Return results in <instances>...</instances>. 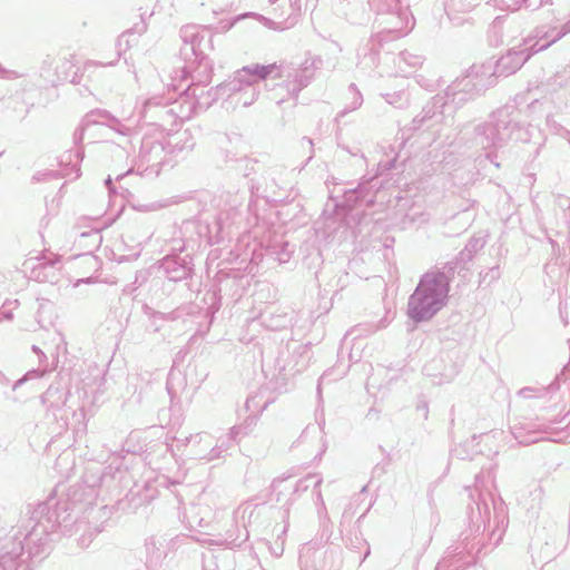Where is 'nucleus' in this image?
<instances>
[{
    "mask_svg": "<svg viewBox=\"0 0 570 570\" xmlns=\"http://www.w3.org/2000/svg\"><path fill=\"white\" fill-rule=\"evenodd\" d=\"M448 292V283L442 274H428L421 281L410 301V314L416 321L429 318L439 308Z\"/></svg>",
    "mask_w": 570,
    "mask_h": 570,
    "instance_id": "1",
    "label": "nucleus"
}]
</instances>
